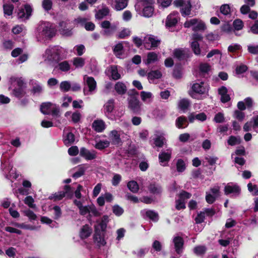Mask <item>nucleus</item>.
<instances>
[{
  "mask_svg": "<svg viewBox=\"0 0 258 258\" xmlns=\"http://www.w3.org/2000/svg\"><path fill=\"white\" fill-rule=\"evenodd\" d=\"M175 203H176L175 208L177 210L184 209L186 208L185 202L179 199L178 200H176Z\"/></svg>",
  "mask_w": 258,
  "mask_h": 258,
  "instance_id": "obj_57",
  "label": "nucleus"
},
{
  "mask_svg": "<svg viewBox=\"0 0 258 258\" xmlns=\"http://www.w3.org/2000/svg\"><path fill=\"white\" fill-rule=\"evenodd\" d=\"M182 68L181 63H176L172 73L173 78L176 79H180L182 77Z\"/></svg>",
  "mask_w": 258,
  "mask_h": 258,
  "instance_id": "obj_17",
  "label": "nucleus"
},
{
  "mask_svg": "<svg viewBox=\"0 0 258 258\" xmlns=\"http://www.w3.org/2000/svg\"><path fill=\"white\" fill-rule=\"evenodd\" d=\"M173 54L174 56L179 60H181L184 55V51L179 48L175 49Z\"/></svg>",
  "mask_w": 258,
  "mask_h": 258,
  "instance_id": "obj_55",
  "label": "nucleus"
},
{
  "mask_svg": "<svg viewBox=\"0 0 258 258\" xmlns=\"http://www.w3.org/2000/svg\"><path fill=\"white\" fill-rule=\"evenodd\" d=\"M114 89L118 94L121 95L125 94L127 91L126 86L121 82H118L115 84Z\"/></svg>",
  "mask_w": 258,
  "mask_h": 258,
  "instance_id": "obj_15",
  "label": "nucleus"
},
{
  "mask_svg": "<svg viewBox=\"0 0 258 258\" xmlns=\"http://www.w3.org/2000/svg\"><path fill=\"white\" fill-rule=\"evenodd\" d=\"M248 52L252 54H258V45H249L247 46Z\"/></svg>",
  "mask_w": 258,
  "mask_h": 258,
  "instance_id": "obj_56",
  "label": "nucleus"
},
{
  "mask_svg": "<svg viewBox=\"0 0 258 258\" xmlns=\"http://www.w3.org/2000/svg\"><path fill=\"white\" fill-rule=\"evenodd\" d=\"M184 7L180 8V11L182 16H189L190 14L191 10V5L189 0L186 2Z\"/></svg>",
  "mask_w": 258,
  "mask_h": 258,
  "instance_id": "obj_18",
  "label": "nucleus"
},
{
  "mask_svg": "<svg viewBox=\"0 0 258 258\" xmlns=\"http://www.w3.org/2000/svg\"><path fill=\"white\" fill-rule=\"evenodd\" d=\"M58 69L61 72H67L71 69V65L68 60H64L58 63Z\"/></svg>",
  "mask_w": 258,
  "mask_h": 258,
  "instance_id": "obj_30",
  "label": "nucleus"
},
{
  "mask_svg": "<svg viewBox=\"0 0 258 258\" xmlns=\"http://www.w3.org/2000/svg\"><path fill=\"white\" fill-rule=\"evenodd\" d=\"M127 186L133 193H137L139 189L137 182L135 180L130 181L127 184Z\"/></svg>",
  "mask_w": 258,
  "mask_h": 258,
  "instance_id": "obj_31",
  "label": "nucleus"
},
{
  "mask_svg": "<svg viewBox=\"0 0 258 258\" xmlns=\"http://www.w3.org/2000/svg\"><path fill=\"white\" fill-rule=\"evenodd\" d=\"M73 64L76 68H83L85 64V59L80 57H74Z\"/></svg>",
  "mask_w": 258,
  "mask_h": 258,
  "instance_id": "obj_29",
  "label": "nucleus"
},
{
  "mask_svg": "<svg viewBox=\"0 0 258 258\" xmlns=\"http://www.w3.org/2000/svg\"><path fill=\"white\" fill-rule=\"evenodd\" d=\"M86 83L89 87V91L90 92H92L95 90L96 88V82L93 77H88L87 79Z\"/></svg>",
  "mask_w": 258,
  "mask_h": 258,
  "instance_id": "obj_28",
  "label": "nucleus"
},
{
  "mask_svg": "<svg viewBox=\"0 0 258 258\" xmlns=\"http://www.w3.org/2000/svg\"><path fill=\"white\" fill-rule=\"evenodd\" d=\"M194 251L197 255H203L206 251V247L203 245L197 246L194 248Z\"/></svg>",
  "mask_w": 258,
  "mask_h": 258,
  "instance_id": "obj_44",
  "label": "nucleus"
},
{
  "mask_svg": "<svg viewBox=\"0 0 258 258\" xmlns=\"http://www.w3.org/2000/svg\"><path fill=\"white\" fill-rule=\"evenodd\" d=\"M107 224L101 221L98 226H95L94 241L99 247L104 246L106 242L104 239V233L106 232Z\"/></svg>",
  "mask_w": 258,
  "mask_h": 258,
  "instance_id": "obj_1",
  "label": "nucleus"
},
{
  "mask_svg": "<svg viewBox=\"0 0 258 258\" xmlns=\"http://www.w3.org/2000/svg\"><path fill=\"white\" fill-rule=\"evenodd\" d=\"M48 22L47 21H41L39 22L37 28V37L39 41L47 40L48 37Z\"/></svg>",
  "mask_w": 258,
  "mask_h": 258,
  "instance_id": "obj_2",
  "label": "nucleus"
},
{
  "mask_svg": "<svg viewBox=\"0 0 258 258\" xmlns=\"http://www.w3.org/2000/svg\"><path fill=\"white\" fill-rule=\"evenodd\" d=\"M32 6L26 4L23 8L19 9L17 14L18 18L23 21L28 20L32 16Z\"/></svg>",
  "mask_w": 258,
  "mask_h": 258,
  "instance_id": "obj_3",
  "label": "nucleus"
},
{
  "mask_svg": "<svg viewBox=\"0 0 258 258\" xmlns=\"http://www.w3.org/2000/svg\"><path fill=\"white\" fill-rule=\"evenodd\" d=\"M158 60V55L155 52H149L147 53L146 60H144L146 65H149Z\"/></svg>",
  "mask_w": 258,
  "mask_h": 258,
  "instance_id": "obj_16",
  "label": "nucleus"
},
{
  "mask_svg": "<svg viewBox=\"0 0 258 258\" xmlns=\"http://www.w3.org/2000/svg\"><path fill=\"white\" fill-rule=\"evenodd\" d=\"M191 197V194L185 190H181L179 194V199L184 202V200L189 199Z\"/></svg>",
  "mask_w": 258,
  "mask_h": 258,
  "instance_id": "obj_49",
  "label": "nucleus"
},
{
  "mask_svg": "<svg viewBox=\"0 0 258 258\" xmlns=\"http://www.w3.org/2000/svg\"><path fill=\"white\" fill-rule=\"evenodd\" d=\"M80 155L87 160H92L96 158V152L94 150L90 151L85 147H82L80 151Z\"/></svg>",
  "mask_w": 258,
  "mask_h": 258,
  "instance_id": "obj_6",
  "label": "nucleus"
},
{
  "mask_svg": "<svg viewBox=\"0 0 258 258\" xmlns=\"http://www.w3.org/2000/svg\"><path fill=\"white\" fill-rule=\"evenodd\" d=\"M49 60H52L55 62H58L60 59V53L57 51L52 52L49 49Z\"/></svg>",
  "mask_w": 258,
  "mask_h": 258,
  "instance_id": "obj_39",
  "label": "nucleus"
},
{
  "mask_svg": "<svg viewBox=\"0 0 258 258\" xmlns=\"http://www.w3.org/2000/svg\"><path fill=\"white\" fill-rule=\"evenodd\" d=\"M250 31L253 34H258V19L250 26Z\"/></svg>",
  "mask_w": 258,
  "mask_h": 258,
  "instance_id": "obj_60",
  "label": "nucleus"
},
{
  "mask_svg": "<svg viewBox=\"0 0 258 258\" xmlns=\"http://www.w3.org/2000/svg\"><path fill=\"white\" fill-rule=\"evenodd\" d=\"M185 164L184 161L179 159L177 160L176 163V169L178 172H182L185 169Z\"/></svg>",
  "mask_w": 258,
  "mask_h": 258,
  "instance_id": "obj_40",
  "label": "nucleus"
},
{
  "mask_svg": "<svg viewBox=\"0 0 258 258\" xmlns=\"http://www.w3.org/2000/svg\"><path fill=\"white\" fill-rule=\"evenodd\" d=\"M233 26L235 30H240L243 28V23L241 20L237 19L233 21Z\"/></svg>",
  "mask_w": 258,
  "mask_h": 258,
  "instance_id": "obj_43",
  "label": "nucleus"
},
{
  "mask_svg": "<svg viewBox=\"0 0 258 258\" xmlns=\"http://www.w3.org/2000/svg\"><path fill=\"white\" fill-rule=\"evenodd\" d=\"M190 47L193 52L197 55H199L201 54V48L200 44L198 42H192L190 44Z\"/></svg>",
  "mask_w": 258,
  "mask_h": 258,
  "instance_id": "obj_37",
  "label": "nucleus"
},
{
  "mask_svg": "<svg viewBox=\"0 0 258 258\" xmlns=\"http://www.w3.org/2000/svg\"><path fill=\"white\" fill-rule=\"evenodd\" d=\"M109 12V9L107 7L103 8L98 11L95 17L98 19H101L104 17L108 15Z\"/></svg>",
  "mask_w": 258,
  "mask_h": 258,
  "instance_id": "obj_33",
  "label": "nucleus"
},
{
  "mask_svg": "<svg viewBox=\"0 0 258 258\" xmlns=\"http://www.w3.org/2000/svg\"><path fill=\"white\" fill-rule=\"evenodd\" d=\"M232 30V28L228 23H224L221 26V31L225 33H229Z\"/></svg>",
  "mask_w": 258,
  "mask_h": 258,
  "instance_id": "obj_59",
  "label": "nucleus"
},
{
  "mask_svg": "<svg viewBox=\"0 0 258 258\" xmlns=\"http://www.w3.org/2000/svg\"><path fill=\"white\" fill-rule=\"evenodd\" d=\"M177 22L178 21L176 18L173 17L171 15H169L167 16L166 20L165 25L167 27H172L176 26Z\"/></svg>",
  "mask_w": 258,
  "mask_h": 258,
  "instance_id": "obj_25",
  "label": "nucleus"
},
{
  "mask_svg": "<svg viewBox=\"0 0 258 258\" xmlns=\"http://www.w3.org/2000/svg\"><path fill=\"white\" fill-rule=\"evenodd\" d=\"M224 193L226 195H228L231 194H234L236 195H239L241 192V188L237 184H234L231 185L227 184L224 187Z\"/></svg>",
  "mask_w": 258,
  "mask_h": 258,
  "instance_id": "obj_9",
  "label": "nucleus"
},
{
  "mask_svg": "<svg viewBox=\"0 0 258 258\" xmlns=\"http://www.w3.org/2000/svg\"><path fill=\"white\" fill-rule=\"evenodd\" d=\"M224 114L221 112L216 114L214 118V121L216 123H222L224 121Z\"/></svg>",
  "mask_w": 258,
  "mask_h": 258,
  "instance_id": "obj_53",
  "label": "nucleus"
},
{
  "mask_svg": "<svg viewBox=\"0 0 258 258\" xmlns=\"http://www.w3.org/2000/svg\"><path fill=\"white\" fill-rule=\"evenodd\" d=\"M128 108L134 114H139L141 111V103L137 96H132L127 99Z\"/></svg>",
  "mask_w": 258,
  "mask_h": 258,
  "instance_id": "obj_4",
  "label": "nucleus"
},
{
  "mask_svg": "<svg viewBox=\"0 0 258 258\" xmlns=\"http://www.w3.org/2000/svg\"><path fill=\"white\" fill-rule=\"evenodd\" d=\"M75 141V135L72 132H69L63 138V143L65 145L69 146L73 144Z\"/></svg>",
  "mask_w": 258,
  "mask_h": 258,
  "instance_id": "obj_21",
  "label": "nucleus"
},
{
  "mask_svg": "<svg viewBox=\"0 0 258 258\" xmlns=\"http://www.w3.org/2000/svg\"><path fill=\"white\" fill-rule=\"evenodd\" d=\"M121 180V176L120 174H115L112 180V184L114 186H117Z\"/></svg>",
  "mask_w": 258,
  "mask_h": 258,
  "instance_id": "obj_61",
  "label": "nucleus"
},
{
  "mask_svg": "<svg viewBox=\"0 0 258 258\" xmlns=\"http://www.w3.org/2000/svg\"><path fill=\"white\" fill-rule=\"evenodd\" d=\"M52 209L54 210V219L55 220L59 219L62 214L60 208L58 206H55L52 208Z\"/></svg>",
  "mask_w": 258,
  "mask_h": 258,
  "instance_id": "obj_52",
  "label": "nucleus"
},
{
  "mask_svg": "<svg viewBox=\"0 0 258 258\" xmlns=\"http://www.w3.org/2000/svg\"><path fill=\"white\" fill-rule=\"evenodd\" d=\"M143 9V15L145 17L150 18L153 15L154 12V8L152 5L144 6Z\"/></svg>",
  "mask_w": 258,
  "mask_h": 258,
  "instance_id": "obj_20",
  "label": "nucleus"
},
{
  "mask_svg": "<svg viewBox=\"0 0 258 258\" xmlns=\"http://www.w3.org/2000/svg\"><path fill=\"white\" fill-rule=\"evenodd\" d=\"M146 215L150 220L154 222H157L159 220L158 214L153 210H148L146 212Z\"/></svg>",
  "mask_w": 258,
  "mask_h": 258,
  "instance_id": "obj_32",
  "label": "nucleus"
},
{
  "mask_svg": "<svg viewBox=\"0 0 258 258\" xmlns=\"http://www.w3.org/2000/svg\"><path fill=\"white\" fill-rule=\"evenodd\" d=\"M152 247L155 251L159 252L162 250V246L160 241L156 240L152 244Z\"/></svg>",
  "mask_w": 258,
  "mask_h": 258,
  "instance_id": "obj_62",
  "label": "nucleus"
},
{
  "mask_svg": "<svg viewBox=\"0 0 258 258\" xmlns=\"http://www.w3.org/2000/svg\"><path fill=\"white\" fill-rule=\"evenodd\" d=\"M77 54L79 56H81L83 54L85 50V46L83 44L77 45L75 46Z\"/></svg>",
  "mask_w": 258,
  "mask_h": 258,
  "instance_id": "obj_64",
  "label": "nucleus"
},
{
  "mask_svg": "<svg viewBox=\"0 0 258 258\" xmlns=\"http://www.w3.org/2000/svg\"><path fill=\"white\" fill-rule=\"evenodd\" d=\"M205 219V212L201 211L198 214L197 216L196 217L195 221L197 224H201L204 222Z\"/></svg>",
  "mask_w": 258,
  "mask_h": 258,
  "instance_id": "obj_51",
  "label": "nucleus"
},
{
  "mask_svg": "<svg viewBox=\"0 0 258 258\" xmlns=\"http://www.w3.org/2000/svg\"><path fill=\"white\" fill-rule=\"evenodd\" d=\"M109 138L111 144L116 147L122 145V142L120 135L116 130H113L110 132Z\"/></svg>",
  "mask_w": 258,
  "mask_h": 258,
  "instance_id": "obj_8",
  "label": "nucleus"
},
{
  "mask_svg": "<svg viewBox=\"0 0 258 258\" xmlns=\"http://www.w3.org/2000/svg\"><path fill=\"white\" fill-rule=\"evenodd\" d=\"M110 144V142L107 140H100L95 144L94 147L98 150L102 151L108 147Z\"/></svg>",
  "mask_w": 258,
  "mask_h": 258,
  "instance_id": "obj_24",
  "label": "nucleus"
},
{
  "mask_svg": "<svg viewBox=\"0 0 258 258\" xmlns=\"http://www.w3.org/2000/svg\"><path fill=\"white\" fill-rule=\"evenodd\" d=\"M131 31L129 29L124 28L118 34L117 38L119 39H124L126 37L130 36Z\"/></svg>",
  "mask_w": 258,
  "mask_h": 258,
  "instance_id": "obj_48",
  "label": "nucleus"
},
{
  "mask_svg": "<svg viewBox=\"0 0 258 258\" xmlns=\"http://www.w3.org/2000/svg\"><path fill=\"white\" fill-rule=\"evenodd\" d=\"M206 25L204 22H200L192 28V30L196 32L200 30H204L206 29Z\"/></svg>",
  "mask_w": 258,
  "mask_h": 258,
  "instance_id": "obj_63",
  "label": "nucleus"
},
{
  "mask_svg": "<svg viewBox=\"0 0 258 258\" xmlns=\"http://www.w3.org/2000/svg\"><path fill=\"white\" fill-rule=\"evenodd\" d=\"M63 194L61 191L55 192L49 196V200H52L54 202L60 201L64 198Z\"/></svg>",
  "mask_w": 258,
  "mask_h": 258,
  "instance_id": "obj_38",
  "label": "nucleus"
},
{
  "mask_svg": "<svg viewBox=\"0 0 258 258\" xmlns=\"http://www.w3.org/2000/svg\"><path fill=\"white\" fill-rule=\"evenodd\" d=\"M18 88H15L13 91V94L18 97L21 98L25 94V86L24 81L21 79L17 80Z\"/></svg>",
  "mask_w": 258,
  "mask_h": 258,
  "instance_id": "obj_5",
  "label": "nucleus"
},
{
  "mask_svg": "<svg viewBox=\"0 0 258 258\" xmlns=\"http://www.w3.org/2000/svg\"><path fill=\"white\" fill-rule=\"evenodd\" d=\"M128 0H115V9L116 11H121L127 5Z\"/></svg>",
  "mask_w": 258,
  "mask_h": 258,
  "instance_id": "obj_27",
  "label": "nucleus"
},
{
  "mask_svg": "<svg viewBox=\"0 0 258 258\" xmlns=\"http://www.w3.org/2000/svg\"><path fill=\"white\" fill-rule=\"evenodd\" d=\"M204 85V82H201L200 83H195L191 87L192 90L197 94H204L206 91V89Z\"/></svg>",
  "mask_w": 258,
  "mask_h": 258,
  "instance_id": "obj_12",
  "label": "nucleus"
},
{
  "mask_svg": "<svg viewBox=\"0 0 258 258\" xmlns=\"http://www.w3.org/2000/svg\"><path fill=\"white\" fill-rule=\"evenodd\" d=\"M175 125L178 128H183L187 126L188 123L186 117L183 115L178 117L175 121Z\"/></svg>",
  "mask_w": 258,
  "mask_h": 258,
  "instance_id": "obj_14",
  "label": "nucleus"
},
{
  "mask_svg": "<svg viewBox=\"0 0 258 258\" xmlns=\"http://www.w3.org/2000/svg\"><path fill=\"white\" fill-rule=\"evenodd\" d=\"M173 241L176 252L178 254H181L182 252L184 244L183 238L180 236H176L174 238Z\"/></svg>",
  "mask_w": 258,
  "mask_h": 258,
  "instance_id": "obj_10",
  "label": "nucleus"
},
{
  "mask_svg": "<svg viewBox=\"0 0 258 258\" xmlns=\"http://www.w3.org/2000/svg\"><path fill=\"white\" fill-rule=\"evenodd\" d=\"M71 88V84L69 82L64 81L60 84V89L64 92L69 91Z\"/></svg>",
  "mask_w": 258,
  "mask_h": 258,
  "instance_id": "obj_42",
  "label": "nucleus"
},
{
  "mask_svg": "<svg viewBox=\"0 0 258 258\" xmlns=\"http://www.w3.org/2000/svg\"><path fill=\"white\" fill-rule=\"evenodd\" d=\"M4 12L5 16H10L12 15L14 6L11 4H4L3 6Z\"/></svg>",
  "mask_w": 258,
  "mask_h": 258,
  "instance_id": "obj_36",
  "label": "nucleus"
},
{
  "mask_svg": "<svg viewBox=\"0 0 258 258\" xmlns=\"http://www.w3.org/2000/svg\"><path fill=\"white\" fill-rule=\"evenodd\" d=\"M24 203L27 205L29 208H35L36 206L34 204V200L31 196L26 197L24 200Z\"/></svg>",
  "mask_w": 258,
  "mask_h": 258,
  "instance_id": "obj_41",
  "label": "nucleus"
},
{
  "mask_svg": "<svg viewBox=\"0 0 258 258\" xmlns=\"http://www.w3.org/2000/svg\"><path fill=\"white\" fill-rule=\"evenodd\" d=\"M171 157V153L161 152L159 154V160L160 163L168 162Z\"/></svg>",
  "mask_w": 258,
  "mask_h": 258,
  "instance_id": "obj_23",
  "label": "nucleus"
},
{
  "mask_svg": "<svg viewBox=\"0 0 258 258\" xmlns=\"http://www.w3.org/2000/svg\"><path fill=\"white\" fill-rule=\"evenodd\" d=\"M105 127V123L102 120H95L92 123V128L98 133L102 132Z\"/></svg>",
  "mask_w": 258,
  "mask_h": 258,
  "instance_id": "obj_13",
  "label": "nucleus"
},
{
  "mask_svg": "<svg viewBox=\"0 0 258 258\" xmlns=\"http://www.w3.org/2000/svg\"><path fill=\"white\" fill-rule=\"evenodd\" d=\"M211 66L206 62L201 63L199 65V70L202 74H206L211 70Z\"/></svg>",
  "mask_w": 258,
  "mask_h": 258,
  "instance_id": "obj_35",
  "label": "nucleus"
},
{
  "mask_svg": "<svg viewBox=\"0 0 258 258\" xmlns=\"http://www.w3.org/2000/svg\"><path fill=\"white\" fill-rule=\"evenodd\" d=\"M150 194L154 195H161L163 192L161 185L155 181L151 182L148 186Z\"/></svg>",
  "mask_w": 258,
  "mask_h": 258,
  "instance_id": "obj_7",
  "label": "nucleus"
},
{
  "mask_svg": "<svg viewBox=\"0 0 258 258\" xmlns=\"http://www.w3.org/2000/svg\"><path fill=\"white\" fill-rule=\"evenodd\" d=\"M220 11L222 14L227 15L230 12V8L228 4H224L221 6Z\"/></svg>",
  "mask_w": 258,
  "mask_h": 258,
  "instance_id": "obj_54",
  "label": "nucleus"
},
{
  "mask_svg": "<svg viewBox=\"0 0 258 258\" xmlns=\"http://www.w3.org/2000/svg\"><path fill=\"white\" fill-rule=\"evenodd\" d=\"M189 101L186 99H182L179 102V107L183 110H186L189 106Z\"/></svg>",
  "mask_w": 258,
  "mask_h": 258,
  "instance_id": "obj_45",
  "label": "nucleus"
},
{
  "mask_svg": "<svg viewBox=\"0 0 258 258\" xmlns=\"http://www.w3.org/2000/svg\"><path fill=\"white\" fill-rule=\"evenodd\" d=\"M114 108V100L113 99H110L104 105V109L105 113H111Z\"/></svg>",
  "mask_w": 258,
  "mask_h": 258,
  "instance_id": "obj_26",
  "label": "nucleus"
},
{
  "mask_svg": "<svg viewBox=\"0 0 258 258\" xmlns=\"http://www.w3.org/2000/svg\"><path fill=\"white\" fill-rule=\"evenodd\" d=\"M79 152V149L76 146H72L68 149V153L70 156H76L78 154Z\"/></svg>",
  "mask_w": 258,
  "mask_h": 258,
  "instance_id": "obj_58",
  "label": "nucleus"
},
{
  "mask_svg": "<svg viewBox=\"0 0 258 258\" xmlns=\"http://www.w3.org/2000/svg\"><path fill=\"white\" fill-rule=\"evenodd\" d=\"M234 117L239 121H242L245 117V113L242 111L236 110L234 112Z\"/></svg>",
  "mask_w": 258,
  "mask_h": 258,
  "instance_id": "obj_50",
  "label": "nucleus"
},
{
  "mask_svg": "<svg viewBox=\"0 0 258 258\" xmlns=\"http://www.w3.org/2000/svg\"><path fill=\"white\" fill-rule=\"evenodd\" d=\"M162 76L161 72L159 70L151 71L147 74L148 79L149 80L160 79Z\"/></svg>",
  "mask_w": 258,
  "mask_h": 258,
  "instance_id": "obj_22",
  "label": "nucleus"
},
{
  "mask_svg": "<svg viewBox=\"0 0 258 258\" xmlns=\"http://www.w3.org/2000/svg\"><path fill=\"white\" fill-rule=\"evenodd\" d=\"M112 212L116 216H120L123 213L124 210L119 205H115L112 207Z\"/></svg>",
  "mask_w": 258,
  "mask_h": 258,
  "instance_id": "obj_47",
  "label": "nucleus"
},
{
  "mask_svg": "<svg viewBox=\"0 0 258 258\" xmlns=\"http://www.w3.org/2000/svg\"><path fill=\"white\" fill-rule=\"evenodd\" d=\"M111 74L112 79L113 80H117L121 78L120 75L118 73L117 66H112L111 67Z\"/></svg>",
  "mask_w": 258,
  "mask_h": 258,
  "instance_id": "obj_34",
  "label": "nucleus"
},
{
  "mask_svg": "<svg viewBox=\"0 0 258 258\" xmlns=\"http://www.w3.org/2000/svg\"><path fill=\"white\" fill-rule=\"evenodd\" d=\"M92 232L91 227L88 224L83 225L80 229L79 236L82 240L89 237Z\"/></svg>",
  "mask_w": 258,
  "mask_h": 258,
  "instance_id": "obj_11",
  "label": "nucleus"
},
{
  "mask_svg": "<svg viewBox=\"0 0 258 258\" xmlns=\"http://www.w3.org/2000/svg\"><path fill=\"white\" fill-rule=\"evenodd\" d=\"M74 188L69 185H65L63 186V190L61 192L64 193V197H66L68 199H71L74 196Z\"/></svg>",
  "mask_w": 258,
  "mask_h": 258,
  "instance_id": "obj_19",
  "label": "nucleus"
},
{
  "mask_svg": "<svg viewBox=\"0 0 258 258\" xmlns=\"http://www.w3.org/2000/svg\"><path fill=\"white\" fill-rule=\"evenodd\" d=\"M227 143L229 145L233 146L237 144H240V139H238L236 137L234 136H231L229 137Z\"/></svg>",
  "mask_w": 258,
  "mask_h": 258,
  "instance_id": "obj_46",
  "label": "nucleus"
}]
</instances>
